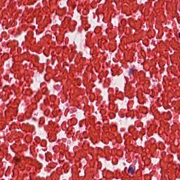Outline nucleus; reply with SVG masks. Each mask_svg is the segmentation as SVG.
Returning <instances> with one entry per match:
<instances>
[{
	"mask_svg": "<svg viewBox=\"0 0 180 180\" xmlns=\"http://www.w3.org/2000/svg\"><path fill=\"white\" fill-rule=\"evenodd\" d=\"M127 172L129 174L134 175L135 174V169L132 166H129Z\"/></svg>",
	"mask_w": 180,
	"mask_h": 180,
	"instance_id": "f257e3e1",
	"label": "nucleus"
},
{
	"mask_svg": "<svg viewBox=\"0 0 180 180\" xmlns=\"http://www.w3.org/2000/svg\"><path fill=\"white\" fill-rule=\"evenodd\" d=\"M134 68L129 69V75H134Z\"/></svg>",
	"mask_w": 180,
	"mask_h": 180,
	"instance_id": "f03ea898",
	"label": "nucleus"
},
{
	"mask_svg": "<svg viewBox=\"0 0 180 180\" xmlns=\"http://www.w3.org/2000/svg\"><path fill=\"white\" fill-rule=\"evenodd\" d=\"M179 38L180 39V32L179 33Z\"/></svg>",
	"mask_w": 180,
	"mask_h": 180,
	"instance_id": "7ed1b4c3",
	"label": "nucleus"
},
{
	"mask_svg": "<svg viewBox=\"0 0 180 180\" xmlns=\"http://www.w3.org/2000/svg\"><path fill=\"white\" fill-rule=\"evenodd\" d=\"M32 120L36 121V120L34 118H33Z\"/></svg>",
	"mask_w": 180,
	"mask_h": 180,
	"instance_id": "20e7f679",
	"label": "nucleus"
}]
</instances>
